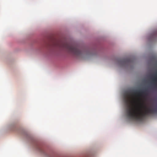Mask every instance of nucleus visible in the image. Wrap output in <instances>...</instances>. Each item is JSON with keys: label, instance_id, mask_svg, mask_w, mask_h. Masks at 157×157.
Masks as SVG:
<instances>
[{"label": "nucleus", "instance_id": "f257e3e1", "mask_svg": "<svg viewBox=\"0 0 157 157\" xmlns=\"http://www.w3.org/2000/svg\"><path fill=\"white\" fill-rule=\"evenodd\" d=\"M124 98L127 106L126 110V116L128 119L131 120L141 121L146 115L157 112L156 109L147 107L143 103H142L140 106H131L130 105L131 98L130 94L128 92L124 94Z\"/></svg>", "mask_w": 157, "mask_h": 157}, {"label": "nucleus", "instance_id": "f03ea898", "mask_svg": "<svg viewBox=\"0 0 157 157\" xmlns=\"http://www.w3.org/2000/svg\"><path fill=\"white\" fill-rule=\"evenodd\" d=\"M53 45L64 50L77 57H82L86 53L85 50L81 49L78 46L66 42H56L54 43Z\"/></svg>", "mask_w": 157, "mask_h": 157}, {"label": "nucleus", "instance_id": "7ed1b4c3", "mask_svg": "<svg viewBox=\"0 0 157 157\" xmlns=\"http://www.w3.org/2000/svg\"><path fill=\"white\" fill-rule=\"evenodd\" d=\"M147 90H135L131 92L132 94L133 95H138L142 96L144 94H146Z\"/></svg>", "mask_w": 157, "mask_h": 157}, {"label": "nucleus", "instance_id": "20e7f679", "mask_svg": "<svg viewBox=\"0 0 157 157\" xmlns=\"http://www.w3.org/2000/svg\"><path fill=\"white\" fill-rule=\"evenodd\" d=\"M131 61V59L129 58L123 59L120 60L119 61L120 63L122 65L130 63Z\"/></svg>", "mask_w": 157, "mask_h": 157}, {"label": "nucleus", "instance_id": "39448f33", "mask_svg": "<svg viewBox=\"0 0 157 157\" xmlns=\"http://www.w3.org/2000/svg\"><path fill=\"white\" fill-rule=\"evenodd\" d=\"M152 82L155 83V85L157 86V72L155 74V76L152 78Z\"/></svg>", "mask_w": 157, "mask_h": 157}, {"label": "nucleus", "instance_id": "423d86ee", "mask_svg": "<svg viewBox=\"0 0 157 157\" xmlns=\"http://www.w3.org/2000/svg\"><path fill=\"white\" fill-rule=\"evenodd\" d=\"M36 149L40 152H42V149L41 146L38 144H36Z\"/></svg>", "mask_w": 157, "mask_h": 157}, {"label": "nucleus", "instance_id": "0eeeda50", "mask_svg": "<svg viewBox=\"0 0 157 157\" xmlns=\"http://www.w3.org/2000/svg\"><path fill=\"white\" fill-rule=\"evenodd\" d=\"M157 37V32H156L154 33L153 35V37Z\"/></svg>", "mask_w": 157, "mask_h": 157}]
</instances>
